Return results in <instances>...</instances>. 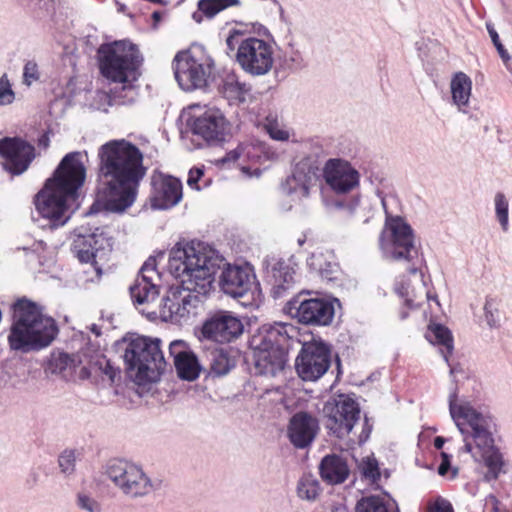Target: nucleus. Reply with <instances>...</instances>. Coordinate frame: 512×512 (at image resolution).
<instances>
[{"label":"nucleus","mask_w":512,"mask_h":512,"mask_svg":"<svg viewBox=\"0 0 512 512\" xmlns=\"http://www.w3.org/2000/svg\"><path fill=\"white\" fill-rule=\"evenodd\" d=\"M225 265L222 256L201 242L177 243L170 253L169 269L181 280V285L168 290L159 311L142 309L141 312L150 319L186 322L197 314L201 298L212 288L214 275Z\"/></svg>","instance_id":"obj_1"},{"label":"nucleus","mask_w":512,"mask_h":512,"mask_svg":"<svg viewBox=\"0 0 512 512\" xmlns=\"http://www.w3.org/2000/svg\"><path fill=\"white\" fill-rule=\"evenodd\" d=\"M97 157V202H103L108 211L123 212L135 202L146 175L143 153L135 144L119 139L101 145Z\"/></svg>","instance_id":"obj_2"},{"label":"nucleus","mask_w":512,"mask_h":512,"mask_svg":"<svg viewBox=\"0 0 512 512\" xmlns=\"http://www.w3.org/2000/svg\"><path fill=\"white\" fill-rule=\"evenodd\" d=\"M448 403L450 416L463 437L464 451L484 461L488 480L497 479L505 472V462L495 446L498 432L495 418L489 412L475 408L467 400H458L456 389L449 394Z\"/></svg>","instance_id":"obj_3"},{"label":"nucleus","mask_w":512,"mask_h":512,"mask_svg":"<svg viewBox=\"0 0 512 512\" xmlns=\"http://www.w3.org/2000/svg\"><path fill=\"white\" fill-rule=\"evenodd\" d=\"M86 157V152L66 154L53 176L36 195V209L43 218L49 220L51 227L62 226L69 219V203L75 201L77 192L86 179Z\"/></svg>","instance_id":"obj_4"},{"label":"nucleus","mask_w":512,"mask_h":512,"mask_svg":"<svg viewBox=\"0 0 512 512\" xmlns=\"http://www.w3.org/2000/svg\"><path fill=\"white\" fill-rule=\"evenodd\" d=\"M98 53L101 73L116 86L109 94L97 93V97L109 105L133 103L137 98L133 82L137 80V70L142 62L137 47L126 41H117L101 46Z\"/></svg>","instance_id":"obj_5"},{"label":"nucleus","mask_w":512,"mask_h":512,"mask_svg":"<svg viewBox=\"0 0 512 512\" xmlns=\"http://www.w3.org/2000/svg\"><path fill=\"white\" fill-rule=\"evenodd\" d=\"M58 334L56 322L28 300L14 305L13 324L8 342L11 349L21 352L38 351L49 346Z\"/></svg>","instance_id":"obj_6"},{"label":"nucleus","mask_w":512,"mask_h":512,"mask_svg":"<svg viewBox=\"0 0 512 512\" xmlns=\"http://www.w3.org/2000/svg\"><path fill=\"white\" fill-rule=\"evenodd\" d=\"M297 334L296 327L290 323L275 322L258 328L249 342L255 373L266 377L281 373L287 362L286 346Z\"/></svg>","instance_id":"obj_7"},{"label":"nucleus","mask_w":512,"mask_h":512,"mask_svg":"<svg viewBox=\"0 0 512 512\" xmlns=\"http://www.w3.org/2000/svg\"><path fill=\"white\" fill-rule=\"evenodd\" d=\"M379 248L384 258L393 261H406L414 280L423 283L418 265L422 262L419 248L415 244V236L411 226L400 216H387L384 228L379 236Z\"/></svg>","instance_id":"obj_8"},{"label":"nucleus","mask_w":512,"mask_h":512,"mask_svg":"<svg viewBox=\"0 0 512 512\" xmlns=\"http://www.w3.org/2000/svg\"><path fill=\"white\" fill-rule=\"evenodd\" d=\"M229 51H236L235 60L248 75L261 77L270 73L275 62V50L271 42L256 37H244V33L232 29L226 38Z\"/></svg>","instance_id":"obj_9"},{"label":"nucleus","mask_w":512,"mask_h":512,"mask_svg":"<svg viewBox=\"0 0 512 512\" xmlns=\"http://www.w3.org/2000/svg\"><path fill=\"white\" fill-rule=\"evenodd\" d=\"M124 361L138 385L159 380L166 368V361L160 348V340L138 336L127 345Z\"/></svg>","instance_id":"obj_10"},{"label":"nucleus","mask_w":512,"mask_h":512,"mask_svg":"<svg viewBox=\"0 0 512 512\" xmlns=\"http://www.w3.org/2000/svg\"><path fill=\"white\" fill-rule=\"evenodd\" d=\"M104 473L121 494L130 499L146 497L158 488L140 465L124 459L110 460Z\"/></svg>","instance_id":"obj_11"},{"label":"nucleus","mask_w":512,"mask_h":512,"mask_svg":"<svg viewBox=\"0 0 512 512\" xmlns=\"http://www.w3.org/2000/svg\"><path fill=\"white\" fill-rule=\"evenodd\" d=\"M212 67L211 57L199 48L181 51L173 61L175 78L185 91L205 87Z\"/></svg>","instance_id":"obj_12"},{"label":"nucleus","mask_w":512,"mask_h":512,"mask_svg":"<svg viewBox=\"0 0 512 512\" xmlns=\"http://www.w3.org/2000/svg\"><path fill=\"white\" fill-rule=\"evenodd\" d=\"M323 156L324 149L322 146L315 145L313 152L308 153L296 164L292 175L283 184V190L298 200L308 198L311 189L317 185L319 159Z\"/></svg>","instance_id":"obj_13"},{"label":"nucleus","mask_w":512,"mask_h":512,"mask_svg":"<svg viewBox=\"0 0 512 512\" xmlns=\"http://www.w3.org/2000/svg\"><path fill=\"white\" fill-rule=\"evenodd\" d=\"M323 414L326 428L336 437L343 438L359 420L360 408L352 397L340 394L324 404Z\"/></svg>","instance_id":"obj_14"},{"label":"nucleus","mask_w":512,"mask_h":512,"mask_svg":"<svg viewBox=\"0 0 512 512\" xmlns=\"http://www.w3.org/2000/svg\"><path fill=\"white\" fill-rule=\"evenodd\" d=\"M331 364V351L327 344L313 340L304 343L296 358L295 368L304 381H316L321 378Z\"/></svg>","instance_id":"obj_15"},{"label":"nucleus","mask_w":512,"mask_h":512,"mask_svg":"<svg viewBox=\"0 0 512 512\" xmlns=\"http://www.w3.org/2000/svg\"><path fill=\"white\" fill-rule=\"evenodd\" d=\"M191 130L208 143H220L230 134L231 124L220 109L210 107L193 118Z\"/></svg>","instance_id":"obj_16"},{"label":"nucleus","mask_w":512,"mask_h":512,"mask_svg":"<svg viewBox=\"0 0 512 512\" xmlns=\"http://www.w3.org/2000/svg\"><path fill=\"white\" fill-rule=\"evenodd\" d=\"M156 280H159V275L155 268V260L149 258L141 267L133 285L130 286V295L135 305L143 306L146 311L149 310V306L159 295Z\"/></svg>","instance_id":"obj_17"},{"label":"nucleus","mask_w":512,"mask_h":512,"mask_svg":"<svg viewBox=\"0 0 512 512\" xmlns=\"http://www.w3.org/2000/svg\"><path fill=\"white\" fill-rule=\"evenodd\" d=\"M0 155L5 159L4 169L14 175L25 172L35 157L34 147L20 138L1 139Z\"/></svg>","instance_id":"obj_18"},{"label":"nucleus","mask_w":512,"mask_h":512,"mask_svg":"<svg viewBox=\"0 0 512 512\" xmlns=\"http://www.w3.org/2000/svg\"><path fill=\"white\" fill-rule=\"evenodd\" d=\"M326 184L336 193H348L359 185V172L346 160L329 159L323 167Z\"/></svg>","instance_id":"obj_19"},{"label":"nucleus","mask_w":512,"mask_h":512,"mask_svg":"<svg viewBox=\"0 0 512 512\" xmlns=\"http://www.w3.org/2000/svg\"><path fill=\"white\" fill-rule=\"evenodd\" d=\"M244 330L241 320L227 311L211 316L203 325L204 337L220 343H227L238 338Z\"/></svg>","instance_id":"obj_20"},{"label":"nucleus","mask_w":512,"mask_h":512,"mask_svg":"<svg viewBox=\"0 0 512 512\" xmlns=\"http://www.w3.org/2000/svg\"><path fill=\"white\" fill-rule=\"evenodd\" d=\"M219 285L225 294L233 298L243 297L255 285V274L248 266L228 264L222 270Z\"/></svg>","instance_id":"obj_21"},{"label":"nucleus","mask_w":512,"mask_h":512,"mask_svg":"<svg viewBox=\"0 0 512 512\" xmlns=\"http://www.w3.org/2000/svg\"><path fill=\"white\" fill-rule=\"evenodd\" d=\"M153 194L152 206L156 209H169L177 205L182 199V183L179 179L169 175L154 176L152 180Z\"/></svg>","instance_id":"obj_22"},{"label":"nucleus","mask_w":512,"mask_h":512,"mask_svg":"<svg viewBox=\"0 0 512 512\" xmlns=\"http://www.w3.org/2000/svg\"><path fill=\"white\" fill-rule=\"evenodd\" d=\"M295 317L300 323L326 326L334 317V307L330 301L313 298L305 299L295 306Z\"/></svg>","instance_id":"obj_23"},{"label":"nucleus","mask_w":512,"mask_h":512,"mask_svg":"<svg viewBox=\"0 0 512 512\" xmlns=\"http://www.w3.org/2000/svg\"><path fill=\"white\" fill-rule=\"evenodd\" d=\"M318 429L316 418L306 412H297L289 421L287 436L294 447L304 449L312 444Z\"/></svg>","instance_id":"obj_24"},{"label":"nucleus","mask_w":512,"mask_h":512,"mask_svg":"<svg viewBox=\"0 0 512 512\" xmlns=\"http://www.w3.org/2000/svg\"><path fill=\"white\" fill-rule=\"evenodd\" d=\"M170 355L174 357V364L178 376L187 381L198 378L200 365L198 359L191 351L185 348L183 341H173L169 346Z\"/></svg>","instance_id":"obj_25"},{"label":"nucleus","mask_w":512,"mask_h":512,"mask_svg":"<svg viewBox=\"0 0 512 512\" xmlns=\"http://www.w3.org/2000/svg\"><path fill=\"white\" fill-rule=\"evenodd\" d=\"M218 92L230 104H241L250 97L251 86L240 81L235 73H227L218 85Z\"/></svg>","instance_id":"obj_26"},{"label":"nucleus","mask_w":512,"mask_h":512,"mask_svg":"<svg viewBox=\"0 0 512 512\" xmlns=\"http://www.w3.org/2000/svg\"><path fill=\"white\" fill-rule=\"evenodd\" d=\"M452 103L458 111L467 113L472 95V80L463 72L455 73L450 81Z\"/></svg>","instance_id":"obj_27"},{"label":"nucleus","mask_w":512,"mask_h":512,"mask_svg":"<svg viewBox=\"0 0 512 512\" xmlns=\"http://www.w3.org/2000/svg\"><path fill=\"white\" fill-rule=\"evenodd\" d=\"M320 475L329 484H339L346 480L349 469L345 460L338 455H327L320 463Z\"/></svg>","instance_id":"obj_28"},{"label":"nucleus","mask_w":512,"mask_h":512,"mask_svg":"<svg viewBox=\"0 0 512 512\" xmlns=\"http://www.w3.org/2000/svg\"><path fill=\"white\" fill-rule=\"evenodd\" d=\"M295 269L283 261L276 263L271 271L272 293L275 298L282 297L295 283Z\"/></svg>","instance_id":"obj_29"},{"label":"nucleus","mask_w":512,"mask_h":512,"mask_svg":"<svg viewBox=\"0 0 512 512\" xmlns=\"http://www.w3.org/2000/svg\"><path fill=\"white\" fill-rule=\"evenodd\" d=\"M426 338L432 344L441 346L440 352L444 360L449 363L448 356L453 351V338L449 329L440 324L430 325ZM448 365L450 366V375L454 376L459 371L458 367Z\"/></svg>","instance_id":"obj_30"},{"label":"nucleus","mask_w":512,"mask_h":512,"mask_svg":"<svg viewBox=\"0 0 512 512\" xmlns=\"http://www.w3.org/2000/svg\"><path fill=\"white\" fill-rule=\"evenodd\" d=\"M309 268L316 272L323 280L330 282L338 279L339 266L333 256L323 252H314L307 259Z\"/></svg>","instance_id":"obj_31"},{"label":"nucleus","mask_w":512,"mask_h":512,"mask_svg":"<svg viewBox=\"0 0 512 512\" xmlns=\"http://www.w3.org/2000/svg\"><path fill=\"white\" fill-rule=\"evenodd\" d=\"M240 5V0H199L197 10L192 13V18L197 23H201L204 18L212 19L221 11Z\"/></svg>","instance_id":"obj_32"},{"label":"nucleus","mask_w":512,"mask_h":512,"mask_svg":"<svg viewBox=\"0 0 512 512\" xmlns=\"http://www.w3.org/2000/svg\"><path fill=\"white\" fill-rule=\"evenodd\" d=\"M104 241V237L102 233L98 234L96 232L84 235L80 234L78 240L76 241V248L78 258L83 263L92 262L96 253L102 247V242Z\"/></svg>","instance_id":"obj_33"},{"label":"nucleus","mask_w":512,"mask_h":512,"mask_svg":"<svg viewBox=\"0 0 512 512\" xmlns=\"http://www.w3.org/2000/svg\"><path fill=\"white\" fill-rule=\"evenodd\" d=\"M320 492L319 482L311 475L303 476L297 486V494L303 500L312 501Z\"/></svg>","instance_id":"obj_34"},{"label":"nucleus","mask_w":512,"mask_h":512,"mask_svg":"<svg viewBox=\"0 0 512 512\" xmlns=\"http://www.w3.org/2000/svg\"><path fill=\"white\" fill-rule=\"evenodd\" d=\"M355 512H388V508L382 497L367 496L357 502Z\"/></svg>","instance_id":"obj_35"},{"label":"nucleus","mask_w":512,"mask_h":512,"mask_svg":"<svg viewBox=\"0 0 512 512\" xmlns=\"http://www.w3.org/2000/svg\"><path fill=\"white\" fill-rule=\"evenodd\" d=\"M495 214L503 231L509 229L508 200L503 193H497L494 198Z\"/></svg>","instance_id":"obj_36"},{"label":"nucleus","mask_w":512,"mask_h":512,"mask_svg":"<svg viewBox=\"0 0 512 512\" xmlns=\"http://www.w3.org/2000/svg\"><path fill=\"white\" fill-rule=\"evenodd\" d=\"M77 455L75 450L63 451L58 459L61 472L67 476L73 474L76 466Z\"/></svg>","instance_id":"obj_37"},{"label":"nucleus","mask_w":512,"mask_h":512,"mask_svg":"<svg viewBox=\"0 0 512 512\" xmlns=\"http://www.w3.org/2000/svg\"><path fill=\"white\" fill-rule=\"evenodd\" d=\"M395 292L406 299L408 305H412L416 298L415 289L411 287V281H406L405 276H401L395 283Z\"/></svg>","instance_id":"obj_38"},{"label":"nucleus","mask_w":512,"mask_h":512,"mask_svg":"<svg viewBox=\"0 0 512 512\" xmlns=\"http://www.w3.org/2000/svg\"><path fill=\"white\" fill-rule=\"evenodd\" d=\"M16 95L7 74L0 77V106L11 105L15 101Z\"/></svg>","instance_id":"obj_39"},{"label":"nucleus","mask_w":512,"mask_h":512,"mask_svg":"<svg viewBox=\"0 0 512 512\" xmlns=\"http://www.w3.org/2000/svg\"><path fill=\"white\" fill-rule=\"evenodd\" d=\"M484 315L487 324L490 327L498 326L500 322L499 310L497 303L493 298H487L484 305Z\"/></svg>","instance_id":"obj_40"},{"label":"nucleus","mask_w":512,"mask_h":512,"mask_svg":"<svg viewBox=\"0 0 512 512\" xmlns=\"http://www.w3.org/2000/svg\"><path fill=\"white\" fill-rule=\"evenodd\" d=\"M77 506L86 512H101L100 503L95 498L84 492L78 493Z\"/></svg>","instance_id":"obj_41"},{"label":"nucleus","mask_w":512,"mask_h":512,"mask_svg":"<svg viewBox=\"0 0 512 512\" xmlns=\"http://www.w3.org/2000/svg\"><path fill=\"white\" fill-rule=\"evenodd\" d=\"M252 150H255V147L253 145H250V144L239 145L234 150L229 151L226 154V156L222 159V162L226 163V162L236 161L237 159H239L242 156L250 159L254 156V155H252Z\"/></svg>","instance_id":"obj_42"},{"label":"nucleus","mask_w":512,"mask_h":512,"mask_svg":"<svg viewBox=\"0 0 512 512\" xmlns=\"http://www.w3.org/2000/svg\"><path fill=\"white\" fill-rule=\"evenodd\" d=\"M360 469L362 474L372 481H375L380 476L378 463L375 459L367 457L362 461Z\"/></svg>","instance_id":"obj_43"},{"label":"nucleus","mask_w":512,"mask_h":512,"mask_svg":"<svg viewBox=\"0 0 512 512\" xmlns=\"http://www.w3.org/2000/svg\"><path fill=\"white\" fill-rule=\"evenodd\" d=\"M211 370L219 376L227 374L230 370L228 358L223 354L215 355L211 363Z\"/></svg>","instance_id":"obj_44"},{"label":"nucleus","mask_w":512,"mask_h":512,"mask_svg":"<svg viewBox=\"0 0 512 512\" xmlns=\"http://www.w3.org/2000/svg\"><path fill=\"white\" fill-rule=\"evenodd\" d=\"M266 130L269 136L277 141H287L289 139V132L280 128L276 122H268Z\"/></svg>","instance_id":"obj_45"},{"label":"nucleus","mask_w":512,"mask_h":512,"mask_svg":"<svg viewBox=\"0 0 512 512\" xmlns=\"http://www.w3.org/2000/svg\"><path fill=\"white\" fill-rule=\"evenodd\" d=\"M428 512H454V510L448 500L438 497L435 501L429 504Z\"/></svg>","instance_id":"obj_46"},{"label":"nucleus","mask_w":512,"mask_h":512,"mask_svg":"<svg viewBox=\"0 0 512 512\" xmlns=\"http://www.w3.org/2000/svg\"><path fill=\"white\" fill-rule=\"evenodd\" d=\"M487 30L489 32V35L492 39V42L493 44L495 45V47L497 48V51L500 55V57L506 62L509 60V55L507 53V51L504 49L503 45L501 44L500 40H499V36H498V33L495 31V29L487 24Z\"/></svg>","instance_id":"obj_47"},{"label":"nucleus","mask_w":512,"mask_h":512,"mask_svg":"<svg viewBox=\"0 0 512 512\" xmlns=\"http://www.w3.org/2000/svg\"><path fill=\"white\" fill-rule=\"evenodd\" d=\"M24 82L30 85L33 81L38 79V69L34 62H27L24 66L23 72Z\"/></svg>","instance_id":"obj_48"},{"label":"nucleus","mask_w":512,"mask_h":512,"mask_svg":"<svg viewBox=\"0 0 512 512\" xmlns=\"http://www.w3.org/2000/svg\"><path fill=\"white\" fill-rule=\"evenodd\" d=\"M204 175V171L202 168H192L189 171L187 184L190 188L199 190L198 181L202 178Z\"/></svg>","instance_id":"obj_49"},{"label":"nucleus","mask_w":512,"mask_h":512,"mask_svg":"<svg viewBox=\"0 0 512 512\" xmlns=\"http://www.w3.org/2000/svg\"><path fill=\"white\" fill-rule=\"evenodd\" d=\"M98 363L100 370H102L103 373L108 376L110 381H114L116 372L114 368L111 366L109 360H107L106 358H102L101 360L98 361Z\"/></svg>","instance_id":"obj_50"},{"label":"nucleus","mask_w":512,"mask_h":512,"mask_svg":"<svg viewBox=\"0 0 512 512\" xmlns=\"http://www.w3.org/2000/svg\"><path fill=\"white\" fill-rule=\"evenodd\" d=\"M290 46L292 47V53L290 54L288 61L292 63L293 67H301L302 65L304 66V57H302L300 51H298L297 49L294 50L293 46Z\"/></svg>","instance_id":"obj_51"},{"label":"nucleus","mask_w":512,"mask_h":512,"mask_svg":"<svg viewBox=\"0 0 512 512\" xmlns=\"http://www.w3.org/2000/svg\"><path fill=\"white\" fill-rule=\"evenodd\" d=\"M442 462L438 467V473L441 476H444L447 474L449 468H450V457L445 452L441 453Z\"/></svg>","instance_id":"obj_52"},{"label":"nucleus","mask_w":512,"mask_h":512,"mask_svg":"<svg viewBox=\"0 0 512 512\" xmlns=\"http://www.w3.org/2000/svg\"><path fill=\"white\" fill-rule=\"evenodd\" d=\"M371 429L372 428L369 425L368 420L365 419L363 430H362V432H361V434L359 436V442L360 443L365 442L369 438L370 433H371Z\"/></svg>","instance_id":"obj_53"},{"label":"nucleus","mask_w":512,"mask_h":512,"mask_svg":"<svg viewBox=\"0 0 512 512\" xmlns=\"http://www.w3.org/2000/svg\"><path fill=\"white\" fill-rule=\"evenodd\" d=\"M39 146H42L43 148H47L49 146V137L47 134H43L39 138Z\"/></svg>","instance_id":"obj_54"},{"label":"nucleus","mask_w":512,"mask_h":512,"mask_svg":"<svg viewBox=\"0 0 512 512\" xmlns=\"http://www.w3.org/2000/svg\"><path fill=\"white\" fill-rule=\"evenodd\" d=\"M152 19L154 21V26H156L162 19V14L159 11H154L152 13Z\"/></svg>","instance_id":"obj_55"},{"label":"nucleus","mask_w":512,"mask_h":512,"mask_svg":"<svg viewBox=\"0 0 512 512\" xmlns=\"http://www.w3.org/2000/svg\"><path fill=\"white\" fill-rule=\"evenodd\" d=\"M445 443V439L443 437H436L435 440H434V446L437 448V449H441L443 447Z\"/></svg>","instance_id":"obj_56"},{"label":"nucleus","mask_w":512,"mask_h":512,"mask_svg":"<svg viewBox=\"0 0 512 512\" xmlns=\"http://www.w3.org/2000/svg\"><path fill=\"white\" fill-rule=\"evenodd\" d=\"M115 3L117 5V9L119 12H122V13L127 12V5L125 3H122L119 0H116Z\"/></svg>","instance_id":"obj_57"},{"label":"nucleus","mask_w":512,"mask_h":512,"mask_svg":"<svg viewBox=\"0 0 512 512\" xmlns=\"http://www.w3.org/2000/svg\"><path fill=\"white\" fill-rule=\"evenodd\" d=\"M359 205V200H355L351 205H349L348 210L351 214H355L357 211V206Z\"/></svg>","instance_id":"obj_58"},{"label":"nucleus","mask_w":512,"mask_h":512,"mask_svg":"<svg viewBox=\"0 0 512 512\" xmlns=\"http://www.w3.org/2000/svg\"><path fill=\"white\" fill-rule=\"evenodd\" d=\"M333 512H347L345 508H337Z\"/></svg>","instance_id":"obj_59"},{"label":"nucleus","mask_w":512,"mask_h":512,"mask_svg":"<svg viewBox=\"0 0 512 512\" xmlns=\"http://www.w3.org/2000/svg\"><path fill=\"white\" fill-rule=\"evenodd\" d=\"M280 17L282 20H284V10L282 7H280Z\"/></svg>","instance_id":"obj_60"},{"label":"nucleus","mask_w":512,"mask_h":512,"mask_svg":"<svg viewBox=\"0 0 512 512\" xmlns=\"http://www.w3.org/2000/svg\"><path fill=\"white\" fill-rule=\"evenodd\" d=\"M94 207H95V204L93 206H91V210L89 213H92L94 211Z\"/></svg>","instance_id":"obj_61"},{"label":"nucleus","mask_w":512,"mask_h":512,"mask_svg":"<svg viewBox=\"0 0 512 512\" xmlns=\"http://www.w3.org/2000/svg\"><path fill=\"white\" fill-rule=\"evenodd\" d=\"M305 242V239L299 240V244L302 245Z\"/></svg>","instance_id":"obj_62"},{"label":"nucleus","mask_w":512,"mask_h":512,"mask_svg":"<svg viewBox=\"0 0 512 512\" xmlns=\"http://www.w3.org/2000/svg\"><path fill=\"white\" fill-rule=\"evenodd\" d=\"M243 172L247 173L248 169L246 167H243Z\"/></svg>","instance_id":"obj_63"}]
</instances>
